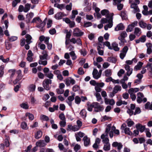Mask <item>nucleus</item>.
I'll use <instances>...</instances> for the list:
<instances>
[{
	"mask_svg": "<svg viewBox=\"0 0 152 152\" xmlns=\"http://www.w3.org/2000/svg\"><path fill=\"white\" fill-rule=\"evenodd\" d=\"M31 23H36L37 24V27L40 28L42 29L41 30H42V28L45 26V22L44 21L42 22L39 18H34Z\"/></svg>",
	"mask_w": 152,
	"mask_h": 152,
	"instance_id": "f257e3e1",
	"label": "nucleus"
},
{
	"mask_svg": "<svg viewBox=\"0 0 152 152\" xmlns=\"http://www.w3.org/2000/svg\"><path fill=\"white\" fill-rule=\"evenodd\" d=\"M101 13L102 15H105L107 18L108 19L109 21H112L113 20V13H109V12L107 10H103L101 11Z\"/></svg>",
	"mask_w": 152,
	"mask_h": 152,
	"instance_id": "f03ea898",
	"label": "nucleus"
},
{
	"mask_svg": "<svg viewBox=\"0 0 152 152\" xmlns=\"http://www.w3.org/2000/svg\"><path fill=\"white\" fill-rule=\"evenodd\" d=\"M52 83V80L49 79H45L44 80L42 83V85L44 88L47 90H48L50 88V84H51Z\"/></svg>",
	"mask_w": 152,
	"mask_h": 152,
	"instance_id": "7ed1b4c3",
	"label": "nucleus"
},
{
	"mask_svg": "<svg viewBox=\"0 0 152 152\" xmlns=\"http://www.w3.org/2000/svg\"><path fill=\"white\" fill-rule=\"evenodd\" d=\"M132 1L134 2V3L131 5V7L133 9V11L134 13H135L139 11V9L137 7V4L140 3V1L139 0H134Z\"/></svg>",
	"mask_w": 152,
	"mask_h": 152,
	"instance_id": "20e7f679",
	"label": "nucleus"
},
{
	"mask_svg": "<svg viewBox=\"0 0 152 152\" xmlns=\"http://www.w3.org/2000/svg\"><path fill=\"white\" fill-rule=\"evenodd\" d=\"M83 34V32L81 31L78 28H75L73 32V35L74 37H80L82 36Z\"/></svg>",
	"mask_w": 152,
	"mask_h": 152,
	"instance_id": "39448f33",
	"label": "nucleus"
},
{
	"mask_svg": "<svg viewBox=\"0 0 152 152\" xmlns=\"http://www.w3.org/2000/svg\"><path fill=\"white\" fill-rule=\"evenodd\" d=\"M128 50V47L127 46H125L121 51V53L120 54V57L121 59H124L125 56Z\"/></svg>",
	"mask_w": 152,
	"mask_h": 152,
	"instance_id": "423d86ee",
	"label": "nucleus"
},
{
	"mask_svg": "<svg viewBox=\"0 0 152 152\" xmlns=\"http://www.w3.org/2000/svg\"><path fill=\"white\" fill-rule=\"evenodd\" d=\"M65 84L67 86H69L70 84L73 85L75 84V80L71 77H68L65 80Z\"/></svg>",
	"mask_w": 152,
	"mask_h": 152,
	"instance_id": "0eeeda50",
	"label": "nucleus"
},
{
	"mask_svg": "<svg viewBox=\"0 0 152 152\" xmlns=\"http://www.w3.org/2000/svg\"><path fill=\"white\" fill-rule=\"evenodd\" d=\"M66 129L68 131H72L74 132L77 131L79 130L77 126V125L72 126L71 125H68Z\"/></svg>",
	"mask_w": 152,
	"mask_h": 152,
	"instance_id": "6e6552de",
	"label": "nucleus"
},
{
	"mask_svg": "<svg viewBox=\"0 0 152 152\" xmlns=\"http://www.w3.org/2000/svg\"><path fill=\"white\" fill-rule=\"evenodd\" d=\"M124 68L125 70L127 71L126 75L128 76H129L132 72V68H131L130 66L127 64H125V65Z\"/></svg>",
	"mask_w": 152,
	"mask_h": 152,
	"instance_id": "1a4fd4ad",
	"label": "nucleus"
},
{
	"mask_svg": "<svg viewBox=\"0 0 152 152\" xmlns=\"http://www.w3.org/2000/svg\"><path fill=\"white\" fill-rule=\"evenodd\" d=\"M93 106H94V108H96L97 109V110H95L96 112L101 111L103 110L104 109L103 107L100 105L97 102L93 103Z\"/></svg>",
	"mask_w": 152,
	"mask_h": 152,
	"instance_id": "9d476101",
	"label": "nucleus"
},
{
	"mask_svg": "<svg viewBox=\"0 0 152 152\" xmlns=\"http://www.w3.org/2000/svg\"><path fill=\"white\" fill-rule=\"evenodd\" d=\"M127 35V34L125 31H123L121 33L120 36L118 37V39L121 42H123Z\"/></svg>",
	"mask_w": 152,
	"mask_h": 152,
	"instance_id": "9b49d317",
	"label": "nucleus"
},
{
	"mask_svg": "<svg viewBox=\"0 0 152 152\" xmlns=\"http://www.w3.org/2000/svg\"><path fill=\"white\" fill-rule=\"evenodd\" d=\"M36 145L37 147H43L45 146L46 144L43 140H40L36 142Z\"/></svg>",
	"mask_w": 152,
	"mask_h": 152,
	"instance_id": "f8f14e48",
	"label": "nucleus"
},
{
	"mask_svg": "<svg viewBox=\"0 0 152 152\" xmlns=\"http://www.w3.org/2000/svg\"><path fill=\"white\" fill-rule=\"evenodd\" d=\"M92 74L94 77L96 79H98L101 76V73H98V71L96 69H94Z\"/></svg>",
	"mask_w": 152,
	"mask_h": 152,
	"instance_id": "ddd939ff",
	"label": "nucleus"
},
{
	"mask_svg": "<svg viewBox=\"0 0 152 152\" xmlns=\"http://www.w3.org/2000/svg\"><path fill=\"white\" fill-rule=\"evenodd\" d=\"M33 56V53L31 50L28 51L27 53V57L26 58L27 60L29 62H31L33 61L32 56Z\"/></svg>",
	"mask_w": 152,
	"mask_h": 152,
	"instance_id": "4468645a",
	"label": "nucleus"
},
{
	"mask_svg": "<svg viewBox=\"0 0 152 152\" xmlns=\"http://www.w3.org/2000/svg\"><path fill=\"white\" fill-rule=\"evenodd\" d=\"M104 102L106 104H109L110 105H112L115 103L114 100L113 99H109L107 98H105Z\"/></svg>",
	"mask_w": 152,
	"mask_h": 152,
	"instance_id": "2eb2a0df",
	"label": "nucleus"
},
{
	"mask_svg": "<svg viewBox=\"0 0 152 152\" xmlns=\"http://www.w3.org/2000/svg\"><path fill=\"white\" fill-rule=\"evenodd\" d=\"M84 145L86 146H88L90 143V139L87 136H85L83 138Z\"/></svg>",
	"mask_w": 152,
	"mask_h": 152,
	"instance_id": "dca6fc26",
	"label": "nucleus"
},
{
	"mask_svg": "<svg viewBox=\"0 0 152 152\" xmlns=\"http://www.w3.org/2000/svg\"><path fill=\"white\" fill-rule=\"evenodd\" d=\"M42 53V55L39 56L40 59L44 60L46 59L48 56L47 51L45 50H44Z\"/></svg>",
	"mask_w": 152,
	"mask_h": 152,
	"instance_id": "f3484780",
	"label": "nucleus"
},
{
	"mask_svg": "<svg viewBox=\"0 0 152 152\" xmlns=\"http://www.w3.org/2000/svg\"><path fill=\"white\" fill-rule=\"evenodd\" d=\"M124 28V26L122 23H120L115 28V31H117L120 30H123Z\"/></svg>",
	"mask_w": 152,
	"mask_h": 152,
	"instance_id": "a211bd4d",
	"label": "nucleus"
},
{
	"mask_svg": "<svg viewBox=\"0 0 152 152\" xmlns=\"http://www.w3.org/2000/svg\"><path fill=\"white\" fill-rule=\"evenodd\" d=\"M34 15V13L32 12H30L26 15V22L27 23H28L30 22V20L33 17Z\"/></svg>",
	"mask_w": 152,
	"mask_h": 152,
	"instance_id": "6ab92c4d",
	"label": "nucleus"
},
{
	"mask_svg": "<svg viewBox=\"0 0 152 152\" xmlns=\"http://www.w3.org/2000/svg\"><path fill=\"white\" fill-rule=\"evenodd\" d=\"M143 63L141 62H139L137 64V65L135 66L134 70L135 71L140 70L142 67Z\"/></svg>",
	"mask_w": 152,
	"mask_h": 152,
	"instance_id": "aec40b11",
	"label": "nucleus"
},
{
	"mask_svg": "<svg viewBox=\"0 0 152 152\" xmlns=\"http://www.w3.org/2000/svg\"><path fill=\"white\" fill-rule=\"evenodd\" d=\"M26 41L28 44H29L31 42H32L31 39L32 37L31 36L28 34H27L26 35Z\"/></svg>",
	"mask_w": 152,
	"mask_h": 152,
	"instance_id": "412c9836",
	"label": "nucleus"
},
{
	"mask_svg": "<svg viewBox=\"0 0 152 152\" xmlns=\"http://www.w3.org/2000/svg\"><path fill=\"white\" fill-rule=\"evenodd\" d=\"M111 47L115 51H118L119 50V48L118 47V44L115 42L112 43Z\"/></svg>",
	"mask_w": 152,
	"mask_h": 152,
	"instance_id": "4be33fe9",
	"label": "nucleus"
},
{
	"mask_svg": "<svg viewBox=\"0 0 152 152\" xmlns=\"http://www.w3.org/2000/svg\"><path fill=\"white\" fill-rule=\"evenodd\" d=\"M95 95L97 101L100 102L101 104H102L103 103V102L102 100V98L100 94L96 93Z\"/></svg>",
	"mask_w": 152,
	"mask_h": 152,
	"instance_id": "5701e85b",
	"label": "nucleus"
},
{
	"mask_svg": "<svg viewBox=\"0 0 152 152\" xmlns=\"http://www.w3.org/2000/svg\"><path fill=\"white\" fill-rule=\"evenodd\" d=\"M65 15L62 12L57 13L55 15V18L59 20L61 19L62 17Z\"/></svg>",
	"mask_w": 152,
	"mask_h": 152,
	"instance_id": "b1692460",
	"label": "nucleus"
},
{
	"mask_svg": "<svg viewBox=\"0 0 152 152\" xmlns=\"http://www.w3.org/2000/svg\"><path fill=\"white\" fill-rule=\"evenodd\" d=\"M139 91V89L138 88H130L128 90V92L129 94H134V93H136Z\"/></svg>",
	"mask_w": 152,
	"mask_h": 152,
	"instance_id": "393cba45",
	"label": "nucleus"
},
{
	"mask_svg": "<svg viewBox=\"0 0 152 152\" xmlns=\"http://www.w3.org/2000/svg\"><path fill=\"white\" fill-rule=\"evenodd\" d=\"M42 132L41 131L39 130L37 131L35 134V137L36 139H39L42 137Z\"/></svg>",
	"mask_w": 152,
	"mask_h": 152,
	"instance_id": "a878e982",
	"label": "nucleus"
},
{
	"mask_svg": "<svg viewBox=\"0 0 152 152\" xmlns=\"http://www.w3.org/2000/svg\"><path fill=\"white\" fill-rule=\"evenodd\" d=\"M141 33V29L139 28L136 27L134 28V33L135 34L139 36Z\"/></svg>",
	"mask_w": 152,
	"mask_h": 152,
	"instance_id": "bb28decb",
	"label": "nucleus"
},
{
	"mask_svg": "<svg viewBox=\"0 0 152 152\" xmlns=\"http://www.w3.org/2000/svg\"><path fill=\"white\" fill-rule=\"evenodd\" d=\"M108 22L109 23L104 27V29L106 30H107L108 28H111L113 26V20L112 21H110L109 20H108Z\"/></svg>",
	"mask_w": 152,
	"mask_h": 152,
	"instance_id": "cd10ccee",
	"label": "nucleus"
},
{
	"mask_svg": "<svg viewBox=\"0 0 152 152\" xmlns=\"http://www.w3.org/2000/svg\"><path fill=\"white\" fill-rule=\"evenodd\" d=\"M108 22L109 23L104 27V29L106 30H107L108 28H111L113 26V20L112 21H110L109 20H108Z\"/></svg>",
	"mask_w": 152,
	"mask_h": 152,
	"instance_id": "c85d7f7f",
	"label": "nucleus"
},
{
	"mask_svg": "<svg viewBox=\"0 0 152 152\" xmlns=\"http://www.w3.org/2000/svg\"><path fill=\"white\" fill-rule=\"evenodd\" d=\"M121 86H115L113 89V91L114 93H116L118 91H121Z\"/></svg>",
	"mask_w": 152,
	"mask_h": 152,
	"instance_id": "c756f323",
	"label": "nucleus"
},
{
	"mask_svg": "<svg viewBox=\"0 0 152 152\" xmlns=\"http://www.w3.org/2000/svg\"><path fill=\"white\" fill-rule=\"evenodd\" d=\"M31 7V4H30L27 3L26 4L24 8L23 11L25 12H27L30 9Z\"/></svg>",
	"mask_w": 152,
	"mask_h": 152,
	"instance_id": "7c9ffc66",
	"label": "nucleus"
},
{
	"mask_svg": "<svg viewBox=\"0 0 152 152\" xmlns=\"http://www.w3.org/2000/svg\"><path fill=\"white\" fill-rule=\"evenodd\" d=\"M145 108L146 109L152 110V104H151L149 102H147L145 105Z\"/></svg>",
	"mask_w": 152,
	"mask_h": 152,
	"instance_id": "2f4dec72",
	"label": "nucleus"
},
{
	"mask_svg": "<svg viewBox=\"0 0 152 152\" xmlns=\"http://www.w3.org/2000/svg\"><path fill=\"white\" fill-rule=\"evenodd\" d=\"M102 47H101L99 45L97 46V49L98 51L99 54L101 56H103L104 53V51L103 50H101V49H103Z\"/></svg>",
	"mask_w": 152,
	"mask_h": 152,
	"instance_id": "473e14b6",
	"label": "nucleus"
},
{
	"mask_svg": "<svg viewBox=\"0 0 152 152\" xmlns=\"http://www.w3.org/2000/svg\"><path fill=\"white\" fill-rule=\"evenodd\" d=\"M124 132L126 134L129 135H132V132L130 130V129L129 127H126L124 129Z\"/></svg>",
	"mask_w": 152,
	"mask_h": 152,
	"instance_id": "72a5a7b5",
	"label": "nucleus"
},
{
	"mask_svg": "<svg viewBox=\"0 0 152 152\" xmlns=\"http://www.w3.org/2000/svg\"><path fill=\"white\" fill-rule=\"evenodd\" d=\"M103 149L105 151H108L110 150V143L105 144L104 145Z\"/></svg>",
	"mask_w": 152,
	"mask_h": 152,
	"instance_id": "f704fd0d",
	"label": "nucleus"
},
{
	"mask_svg": "<svg viewBox=\"0 0 152 152\" xmlns=\"http://www.w3.org/2000/svg\"><path fill=\"white\" fill-rule=\"evenodd\" d=\"M139 26L142 28H145L147 26L146 23L142 21H140L139 22Z\"/></svg>",
	"mask_w": 152,
	"mask_h": 152,
	"instance_id": "c9c22d12",
	"label": "nucleus"
},
{
	"mask_svg": "<svg viewBox=\"0 0 152 152\" xmlns=\"http://www.w3.org/2000/svg\"><path fill=\"white\" fill-rule=\"evenodd\" d=\"M35 88L36 86L34 85L31 84L29 86L28 89L29 91L31 92H33L35 91Z\"/></svg>",
	"mask_w": 152,
	"mask_h": 152,
	"instance_id": "e433bc0d",
	"label": "nucleus"
},
{
	"mask_svg": "<svg viewBox=\"0 0 152 152\" xmlns=\"http://www.w3.org/2000/svg\"><path fill=\"white\" fill-rule=\"evenodd\" d=\"M121 16L123 19L126 20L127 19V16L125 11H122L121 12Z\"/></svg>",
	"mask_w": 152,
	"mask_h": 152,
	"instance_id": "4c0bfd02",
	"label": "nucleus"
},
{
	"mask_svg": "<svg viewBox=\"0 0 152 152\" xmlns=\"http://www.w3.org/2000/svg\"><path fill=\"white\" fill-rule=\"evenodd\" d=\"M126 123L128 126L130 127L133 125L134 124V122L129 119L127 120Z\"/></svg>",
	"mask_w": 152,
	"mask_h": 152,
	"instance_id": "58836bf2",
	"label": "nucleus"
},
{
	"mask_svg": "<svg viewBox=\"0 0 152 152\" xmlns=\"http://www.w3.org/2000/svg\"><path fill=\"white\" fill-rule=\"evenodd\" d=\"M4 66L2 65L0 66V78L2 77L4 74Z\"/></svg>",
	"mask_w": 152,
	"mask_h": 152,
	"instance_id": "ea45409f",
	"label": "nucleus"
},
{
	"mask_svg": "<svg viewBox=\"0 0 152 152\" xmlns=\"http://www.w3.org/2000/svg\"><path fill=\"white\" fill-rule=\"evenodd\" d=\"M105 75L106 77L110 76L112 74L111 70L110 69H107L105 71Z\"/></svg>",
	"mask_w": 152,
	"mask_h": 152,
	"instance_id": "a19ab883",
	"label": "nucleus"
},
{
	"mask_svg": "<svg viewBox=\"0 0 152 152\" xmlns=\"http://www.w3.org/2000/svg\"><path fill=\"white\" fill-rule=\"evenodd\" d=\"M45 75L50 79H52L53 78V75L51 72H48V73L45 74Z\"/></svg>",
	"mask_w": 152,
	"mask_h": 152,
	"instance_id": "79ce46f5",
	"label": "nucleus"
},
{
	"mask_svg": "<svg viewBox=\"0 0 152 152\" xmlns=\"http://www.w3.org/2000/svg\"><path fill=\"white\" fill-rule=\"evenodd\" d=\"M38 46L42 50H44L46 48V46L45 44H41L40 42L38 43Z\"/></svg>",
	"mask_w": 152,
	"mask_h": 152,
	"instance_id": "37998d69",
	"label": "nucleus"
},
{
	"mask_svg": "<svg viewBox=\"0 0 152 152\" xmlns=\"http://www.w3.org/2000/svg\"><path fill=\"white\" fill-rule=\"evenodd\" d=\"M26 117H28L30 120H32L34 119V116L32 114L27 113H26Z\"/></svg>",
	"mask_w": 152,
	"mask_h": 152,
	"instance_id": "c03bdc74",
	"label": "nucleus"
},
{
	"mask_svg": "<svg viewBox=\"0 0 152 152\" xmlns=\"http://www.w3.org/2000/svg\"><path fill=\"white\" fill-rule=\"evenodd\" d=\"M21 128L23 129H27L28 128L27 124L25 122H23L21 123Z\"/></svg>",
	"mask_w": 152,
	"mask_h": 152,
	"instance_id": "a18cd8bd",
	"label": "nucleus"
},
{
	"mask_svg": "<svg viewBox=\"0 0 152 152\" xmlns=\"http://www.w3.org/2000/svg\"><path fill=\"white\" fill-rule=\"evenodd\" d=\"M133 26L131 25L130 24L128 26L127 28L126 29V31L127 32H130L132 31L133 29Z\"/></svg>",
	"mask_w": 152,
	"mask_h": 152,
	"instance_id": "49530a36",
	"label": "nucleus"
},
{
	"mask_svg": "<svg viewBox=\"0 0 152 152\" xmlns=\"http://www.w3.org/2000/svg\"><path fill=\"white\" fill-rule=\"evenodd\" d=\"M81 101V98L78 96H76L75 98V102L77 104H79Z\"/></svg>",
	"mask_w": 152,
	"mask_h": 152,
	"instance_id": "de8ad7c7",
	"label": "nucleus"
},
{
	"mask_svg": "<svg viewBox=\"0 0 152 152\" xmlns=\"http://www.w3.org/2000/svg\"><path fill=\"white\" fill-rule=\"evenodd\" d=\"M147 69L150 72L152 70V63H148L146 65Z\"/></svg>",
	"mask_w": 152,
	"mask_h": 152,
	"instance_id": "09e8293b",
	"label": "nucleus"
},
{
	"mask_svg": "<svg viewBox=\"0 0 152 152\" xmlns=\"http://www.w3.org/2000/svg\"><path fill=\"white\" fill-rule=\"evenodd\" d=\"M20 106L23 108L26 109L28 108V106L27 104L26 103H23L20 105Z\"/></svg>",
	"mask_w": 152,
	"mask_h": 152,
	"instance_id": "8fccbe9b",
	"label": "nucleus"
},
{
	"mask_svg": "<svg viewBox=\"0 0 152 152\" xmlns=\"http://www.w3.org/2000/svg\"><path fill=\"white\" fill-rule=\"evenodd\" d=\"M110 127L111 125L110 124H109L107 126L105 130V133L106 136H108V132L110 130Z\"/></svg>",
	"mask_w": 152,
	"mask_h": 152,
	"instance_id": "3c124183",
	"label": "nucleus"
},
{
	"mask_svg": "<svg viewBox=\"0 0 152 152\" xmlns=\"http://www.w3.org/2000/svg\"><path fill=\"white\" fill-rule=\"evenodd\" d=\"M69 54L72 57V59L73 60H75L77 58L76 56L75 53L74 51H72L69 53Z\"/></svg>",
	"mask_w": 152,
	"mask_h": 152,
	"instance_id": "603ef678",
	"label": "nucleus"
},
{
	"mask_svg": "<svg viewBox=\"0 0 152 152\" xmlns=\"http://www.w3.org/2000/svg\"><path fill=\"white\" fill-rule=\"evenodd\" d=\"M103 44L104 45L107 47L109 49H112L113 48L111 46L109 42L106 41L104 42Z\"/></svg>",
	"mask_w": 152,
	"mask_h": 152,
	"instance_id": "864d4df0",
	"label": "nucleus"
},
{
	"mask_svg": "<svg viewBox=\"0 0 152 152\" xmlns=\"http://www.w3.org/2000/svg\"><path fill=\"white\" fill-rule=\"evenodd\" d=\"M93 107H94V106H93V103L92 104H88V110L89 111H92Z\"/></svg>",
	"mask_w": 152,
	"mask_h": 152,
	"instance_id": "5fc2aeb1",
	"label": "nucleus"
},
{
	"mask_svg": "<svg viewBox=\"0 0 152 152\" xmlns=\"http://www.w3.org/2000/svg\"><path fill=\"white\" fill-rule=\"evenodd\" d=\"M77 126L78 129H79L82 125V122L80 120H78L77 121Z\"/></svg>",
	"mask_w": 152,
	"mask_h": 152,
	"instance_id": "6e6d98bb",
	"label": "nucleus"
},
{
	"mask_svg": "<svg viewBox=\"0 0 152 152\" xmlns=\"http://www.w3.org/2000/svg\"><path fill=\"white\" fill-rule=\"evenodd\" d=\"M0 60H1L3 62L7 63L9 61V58H7L6 59H4L2 56H0Z\"/></svg>",
	"mask_w": 152,
	"mask_h": 152,
	"instance_id": "4d7b16f0",
	"label": "nucleus"
},
{
	"mask_svg": "<svg viewBox=\"0 0 152 152\" xmlns=\"http://www.w3.org/2000/svg\"><path fill=\"white\" fill-rule=\"evenodd\" d=\"M40 118L41 119L44 121H47L49 120L48 117L45 115H42L40 116Z\"/></svg>",
	"mask_w": 152,
	"mask_h": 152,
	"instance_id": "13d9d810",
	"label": "nucleus"
},
{
	"mask_svg": "<svg viewBox=\"0 0 152 152\" xmlns=\"http://www.w3.org/2000/svg\"><path fill=\"white\" fill-rule=\"evenodd\" d=\"M10 42H13L16 40L18 38L16 36H12L8 38Z\"/></svg>",
	"mask_w": 152,
	"mask_h": 152,
	"instance_id": "bf43d9fd",
	"label": "nucleus"
},
{
	"mask_svg": "<svg viewBox=\"0 0 152 152\" xmlns=\"http://www.w3.org/2000/svg\"><path fill=\"white\" fill-rule=\"evenodd\" d=\"M80 52L81 53V54L83 56H85L87 54L86 51L84 49L80 50Z\"/></svg>",
	"mask_w": 152,
	"mask_h": 152,
	"instance_id": "052dcab7",
	"label": "nucleus"
},
{
	"mask_svg": "<svg viewBox=\"0 0 152 152\" xmlns=\"http://www.w3.org/2000/svg\"><path fill=\"white\" fill-rule=\"evenodd\" d=\"M54 6H56L57 8H58L59 9H60L61 10L64 7V5L63 4H54Z\"/></svg>",
	"mask_w": 152,
	"mask_h": 152,
	"instance_id": "680f3d73",
	"label": "nucleus"
},
{
	"mask_svg": "<svg viewBox=\"0 0 152 152\" xmlns=\"http://www.w3.org/2000/svg\"><path fill=\"white\" fill-rule=\"evenodd\" d=\"M59 124L61 127H64L66 125V120H61L59 122Z\"/></svg>",
	"mask_w": 152,
	"mask_h": 152,
	"instance_id": "e2e57ef3",
	"label": "nucleus"
},
{
	"mask_svg": "<svg viewBox=\"0 0 152 152\" xmlns=\"http://www.w3.org/2000/svg\"><path fill=\"white\" fill-rule=\"evenodd\" d=\"M20 0H14L12 3V6L15 7L17 5V4L20 2Z\"/></svg>",
	"mask_w": 152,
	"mask_h": 152,
	"instance_id": "0e129e2a",
	"label": "nucleus"
},
{
	"mask_svg": "<svg viewBox=\"0 0 152 152\" xmlns=\"http://www.w3.org/2000/svg\"><path fill=\"white\" fill-rule=\"evenodd\" d=\"M75 94H73L72 96H69L68 98V101L69 102H72L75 99Z\"/></svg>",
	"mask_w": 152,
	"mask_h": 152,
	"instance_id": "69168bd1",
	"label": "nucleus"
},
{
	"mask_svg": "<svg viewBox=\"0 0 152 152\" xmlns=\"http://www.w3.org/2000/svg\"><path fill=\"white\" fill-rule=\"evenodd\" d=\"M125 72V71L122 69H121L118 73V75L119 77H121L122 75Z\"/></svg>",
	"mask_w": 152,
	"mask_h": 152,
	"instance_id": "338daca9",
	"label": "nucleus"
},
{
	"mask_svg": "<svg viewBox=\"0 0 152 152\" xmlns=\"http://www.w3.org/2000/svg\"><path fill=\"white\" fill-rule=\"evenodd\" d=\"M66 38L69 39L71 36V32L70 31H68L67 30L66 31Z\"/></svg>",
	"mask_w": 152,
	"mask_h": 152,
	"instance_id": "774afa93",
	"label": "nucleus"
}]
</instances>
